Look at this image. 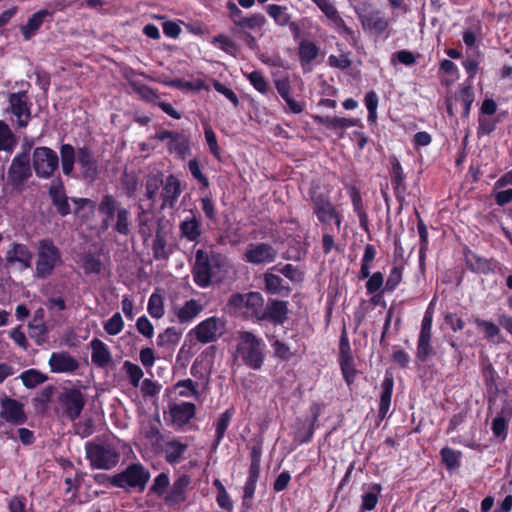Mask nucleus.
I'll use <instances>...</instances> for the list:
<instances>
[{
	"label": "nucleus",
	"mask_w": 512,
	"mask_h": 512,
	"mask_svg": "<svg viewBox=\"0 0 512 512\" xmlns=\"http://www.w3.org/2000/svg\"><path fill=\"white\" fill-rule=\"evenodd\" d=\"M61 263V254L51 240H41L37 253L35 276L45 279L49 277L56 266Z\"/></svg>",
	"instance_id": "423d86ee"
},
{
	"label": "nucleus",
	"mask_w": 512,
	"mask_h": 512,
	"mask_svg": "<svg viewBox=\"0 0 512 512\" xmlns=\"http://www.w3.org/2000/svg\"><path fill=\"white\" fill-rule=\"evenodd\" d=\"M438 74L446 76L445 78L441 79V84L444 86L452 85L459 79L460 76L457 65L449 59H443L440 61Z\"/></svg>",
	"instance_id": "4c0bfd02"
},
{
	"label": "nucleus",
	"mask_w": 512,
	"mask_h": 512,
	"mask_svg": "<svg viewBox=\"0 0 512 512\" xmlns=\"http://www.w3.org/2000/svg\"><path fill=\"white\" fill-rule=\"evenodd\" d=\"M481 373L489 397V402L495 401L499 395V386L497 383L498 374L493 364L488 359L481 363Z\"/></svg>",
	"instance_id": "4be33fe9"
},
{
	"label": "nucleus",
	"mask_w": 512,
	"mask_h": 512,
	"mask_svg": "<svg viewBox=\"0 0 512 512\" xmlns=\"http://www.w3.org/2000/svg\"><path fill=\"white\" fill-rule=\"evenodd\" d=\"M9 106L7 111L11 112L16 117L18 128H25L31 120V106L27 92L19 91L10 93L8 96Z\"/></svg>",
	"instance_id": "9d476101"
},
{
	"label": "nucleus",
	"mask_w": 512,
	"mask_h": 512,
	"mask_svg": "<svg viewBox=\"0 0 512 512\" xmlns=\"http://www.w3.org/2000/svg\"><path fill=\"white\" fill-rule=\"evenodd\" d=\"M236 357L250 368L259 369L264 359L262 340L251 332H240Z\"/></svg>",
	"instance_id": "7ed1b4c3"
},
{
	"label": "nucleus",
	"mask_w": 512,
	"mask_h": 512,
	"mask_svg": "<svg viewBox=\"0 0 512 512\" xmlns=\"http://www.w3.org/2000/svg\"><path fill=\"white\" fill-rule=\"evenodd\" d=\"M150 479L149 471L139 463L130 464L123 472L109 478L110 483L123 489L143 491Z\"/></svg>",
	"instance_id": "39448f33"
},
{
	"label": "nucleus",
	"mask_w": 512,
	"mask_h": 512,
	"mask_svg": "<svg viewBox=\"0 0 512 512\" xmlns=\"http://www.w3.org/2000/svg\"><path fill=\"white\" fill-rule=\"evenodd\" d=\"M433 315H434L433 302H431L424 313L419 336L432 337Z\"/></svg>",
	"instance_id": "680f3d73"
},
{
	"label": "nucleus",
	"mask_w": 512,
	"mask_h": 512,
	"mask_svg": "<svg viewBox=\"0 0 512 512\" xmlns=\"http://www.w3.org/2000/svg\"><path fill=\"white\" fill-rule=\"evenodd\" d=\"M196 407L193 403L182 402L169 405V414L173 424L181 427L188 423L194 417Z\"/></svg>",
	"instance_id": "393cba45"
},
{
	"label": "nucleus",
	"mask_w": 512,
	"mask_h": 512,
	"mask_svg": "<svg viewBox=\"0 0 512 512\" xmlns=\"http://www.w3.org/2000/svg\"><path fill=\"white\" fill-rule=\"evenodd\" d=\"M181 338V333L174 327L167 328L157 337V345L160 347H170L176 345Z\"/></svg>",
	"instance_id": "864d4df0"
},
{
	"label": "nucleus",
	"mask_w": 512,
	"mask_h": 512,
	"mask_svg": "<svg viewBox=\"0 0 512 512\" xmlns=\"http://www.w3.org/2000/svg\"><path fill=\"white\" fill-rule=\"evenodd\" d=\"M462 455L460 450H454L449 446H444L440 450L441 462L450 472L460 468Z\"/></svg>",
	"instance_id": "ea45409f"
},
{
	"label": "nucleus",
	"mask_w": 512,
	"mask_h": 512,
	"mask_svg": "<svg viewBox=\"0 0 512 512\" xmlns=\"http://www.w3.org/2000/svg\"><path fill=\"white\" fill-rule=\"evenodd\" d=\"M33 254L25 244L12 243L6 252V267L18 264L20 270H26L32 266Z\"/></svg>",
	"instance_id": "a211bd4d"
},
{
	"label": "nucleus",
	"mask_w": 512,
	"mask_h": 512,
	"mask_svg": "<svg viewBox=\"0 0 512 512\" xmlns=\"http://www.w3.org/2000/svg\"><path fill=\"white\" fill-rule=\"evenodd\" d=\"M332 23L340 17L339 11L330 0H312Z\"/></svg>",
	"instance_id": "bf43d9fd"
},
{
	"label": "nucleus",
	"mask_w": 512,
	"mask_h": 512,
	"mask_svg": "<svg viewBox=\"0 0 512 512\" xmlns=\"http://www.w3.org/2000/svg\"><path fill=\"white\" fill-rule=\"evenodd\" d=\"M337 361L345 383L348 387H351L356 380L358 371L355 367V360L345 326H343L340 335Z\"/></svg>",
	"instance_id": "0eeeda50"
},
{
	"label": "nucleus",
	"mask_w": 512,
	"mask_h": 512,
	"mask_svg": "<svg viewBox=\"0 0 512 512\" xmlns=\"http://www.w3.org/2000/svg\"><path fill=\"white\" fill-rule=\"evenodd\" d=\"M148 312L154 318H161L164 315L163 297L158 293H153L148 302Z\"/></svg>",
	"instance_id": "13d9d810"
},
{
	"label": "nucleus",
	"mask_w": 512,
	"mask_h": 512,
	"mask_svg": "<svg viewBox=\"0 0 512 512\" xmlns=\"http://www.w3.org/2000/svg\"><path fill=\"white\" fill-rule=\"evenodd\" d=\"M18 140L10 126L0 120V151L12 154L17 147Z\"/></svg>",
	"instance_id": "c9c22d12"
},
{
	"label": "nucleus",
	"mask_w": 512,
	"mask_h": 512,
	"mask_svg": "<svg viewBox=\"0 0 512 512\" xmlns=\"http://www.w3.org/2000/svg\"><path fill=\"white\" fill-rule=\"evenodd\" d=\"M272 74L278 93L285 100V102L288 103V82L287 79L282 75L281 68L276 67Z\"/></svg>",
	"instance_id": "e2e57ef3"
},
{
	"label": "nucleus",
	"mask_w": 512,
	"mask_h": 512,
	"mask_svg": "<svg viewBox=\"0 0 512 512\" xmlns=\"http://www.w3.org/2000/svg\"><path fill=\"white\" fill-rule=\"evenodd\" d=\"M391 164V184L393 186L394 195L399 203H402L405 200V193L407 190L405 184V174L402 168L401 163L397 158L393 157L390 160Z\"/></svg>",
	"instance_id": "412c9836"
},
{
	"label": "nucleus",
	"mask_w": 512,
	"mask_h": 512,
	"mask_svg": "<svg viewBox=\"0 0 512 512\" xmlns=\"http://www.w3.org/2000/svg\"><path fill=\"white\" fill-rule=\"evenodd\" d=\"M396 61L405 66H412L416 63V57L411 51L404 49L392 54L391 63L395 64Z\"/></svg>",
	"instance_id": "774afa93"
},
{
	"label": "nucleus",
	"mask_w": 512,
	"mask_h": 512,
	"mask_svg": "<svg viewBox=\"0 0 512 512\" xmlns=\"http://www.w3.org/2000/svg\"><path fill=\"white\" fill-rule=\"evenodd\" d=\"M32 165L39 178L49 179L58 169L57 153L49 147H37L33 151Z\"/></svg>",
	"instance_id": "6e6552de"
},
{
	"label": "nucleus",
	"mask_w": 512,
	"mask_h": 512,
	"mask_svg": "<svg viewBox=\"0 0 512 512\" xmlns=\"http://www.w3.org/2000/svg\"><path fill=\"white\" fill-rule=\"evenodd\" d=\"M77 161L83 171V177L94 180L98 175V162L93 151L88 146H83L77 150Z\"/></svg>",
	"instance_id": "aec40b11"
},
{
	"label": "nucleus",
	"mask_w": 512,
	"mask_h": 512,
	"mask_svg": "<svg viewBox=\"0 0 512 512\" xmlns=\"http://www.w3.org/2000/svg\"><path fill=\"white\" fill-rule=\"evenodd\" d=\"M473 323L482 329L484 333V338L488 342H495L496 337H498L501 333V330L498 325L490 320H485L479 317H475L473 319Z\"/></svg>",
	"instance_id": "a18cd8bd"
},
{
	"label": "nucleus",
	"mask_w": 512,
	"mask_h": 512,
	"mask_svg": "<svg viewBox=\"0 0 512 512\" xmlns=\"http://www.w3.org/2000/svg\"><path fill=\"white\" fill-rule=\"evenodd\" d=\"M417 215V230L420 238V249H419V258L422 260L425 257L426 251L428 249V229L420 214L416 212Z\"/></svg>",
	"instance_id": "6e6d98bb"
},
{
	"label": "nucleus",
	"mask_w": 512,
	"mask_h": 512,
	"mask_svg": "<svg viewBox=\"0 0 512 512\" xmlns=\"http://www.w3.org/2000/svg\"><path fill=\"white\" fill-rule=\"evenodd\" d=\"M463 106L462 118H468L470 115L471 106L474 102V92L470 84L463 85L457 96Z\"/></svg>",
	"instance_id": "8fccbe9b"
},
{
	"label": "nucleus",
	"mask_w": 512,
	"mask_h": 512,
	"mask_svg": "<svg viewBox=\"0 0 512 512\" xmlns=\"http://www.w3.org/2000/svg\"><path fill=\"white\" fill-rule=\"evenodd\" d=\"M357 15L363 30L369 34L380 36L390 25L389 19L378 9L357 13Z\"/></svg>",
	"instance_id": "4468645a"
},
{
	"label": "nucleus",
	"mask_w": 512,
	"mask_h": 512,
	"mask_svg": "<svg viewBox=\"0 0 512 512\" xmlns=\"http://www.w3.org/2000/svg\"><path fill=\"white\" fill-rule=\"evenodd\" d=\"M87 459L95 469L110 470L119 460V451L110 443L88 442L85 445Z\"/></svg>",
	"instance_id": "20e7f679"
},
{
	"label": "nucleus",
	"mask_w": 512,
	"mask_h": 512,
	"mask_svg": "<svg viewBox=\"0 0 512 512\" xmlns=\"http://www.w3.org/2000/svg\"><path fill=\"white\" fill-rule=\"evenodd\" d=\"M180 182L174 175H169L166 178L163 191H162V199L163 206H173L178 197L180 196Z\"/></svg>",
	"instance_id": "72a5a7b5"
},
{
	"label": "nucleus",
	"mask_w": 512,
	"mask_h": 512,
	"mask_svg": "<svg viewBox=\"0 0 512 512\" xmlns=\"http://www.w3.org/2000/svg\"><path fill=\"white\" fill-rule=\"evenodd\" d=\"M0 417L14 425H21L27 419L23 405L6 395L0 398Z\"/></svg>",
	"instance_id": "f3484780"
},
{
	"label": "nucleus",
	"mask_w": 512,
	"mask_h": 512,
	"mask_svg": "<svg viewBox=\"0 0 512 512\" xmlns=\"http://www.w3.org/2000/svg\"><path fill=\"white\" fill-rule=\"evenodd\" d=\"M153 257L156 260H166L169 257V251L164 236L157 234L152 244Z\"/></svg>",
	"instance_id": "4d7b16f0"
},
{
	"label": "nucleus",
	"mask_w": 512,
	"mask_h": 512,
	"mask_svg": "<svg viewBox=\"0 0 512 512\" xmlns=\"http://www.w3.org/2000/svg\"><path fill=\"white\" fill-rule=\"evenodd\" d=\"M190 484V478L186 475L178 477L170 490L168 491L165 501L169 505H177L186 500V493Z\"/></svg>",
	"instance_id": "c756f323"
},
{
	"label": "nucleus",
	"mask_w": 512,
	"mask_h": 512,
	"mask_svg": "<svg viewBox=\"0 0 512 512\" xmlns=\"http://www.w3.org/2000/svg\"><path fill=\"white\" fill-rule=\"evenodd\" d=\"M402 273H403L402 266H393L391 268L389 276L385 283L386 291L392 292L397 288V286L402 281Z\"/></svg>",
	"instance_id": "0e129e2a"
},
{
	"label": "nucleus",
	"mask_w": 512,
	"mask_h": 512,
	"mask_svg": "<svg viewBox=\"0 0 512 512\" xmlns=\"http://www.w3.org/2000/svg\"><path fill=\"white\" fill-rule=\"evenodd\" d=\"M124 327V322L120 313H115L105 324L104 329L109 335L119 334Z\"/></svg>",
	"instance_id": "338daca9"
},
{
	"label": "nucleus",
	"mask_w": 512,
	"mask_h": 512,
	"mask_svg": "<svg viewBox=\"0 0 512 512\" xmlns=\"http://www.w3.org/2000/svg\"><path fill=\"white\" fill-rule=\"evenodd\" d=\"M20 378L27 388H35L44 383L48 377L36 369H29L21 373Z\"/></svg>",
	"instance_id": "09e8293b"
},
{
	"label": "nucleus",
	"mask_w": 512,
	"mask_h": 512,
	"mask_svg": "<svg viewBox=\"0 0 512 512\" xmlns=\"http://www.w3.org/2000/svg\"><path fill=\"white\" fill-rule=\"evenodd\" d=\"M48 194L58 214L67 216L71 213L68 197L61 178L58 177L51 182Z\"/></svg>",
	"instance_id": "6ab92c4d"
},
{
	"label": "nucleus",
	"mask_w": 512,
	"mask_h": 512,
	"mask_svg": "<svg viewBox=\"0 0 512 512\" xmlns=\"http://www.w3.org/2000/svg\"><path fill=\"white\" fill-rule=\"evenodd\" d=\"M310 200L313 205V213L334 205L327 194L318 191V187L311 188Z\"/></svg>",
	"instance_id": "603ef678"
},
{
	"label": "nucleus",
	"mask_w": 512,
	"mask_h": 512,
	"mask_svg": "<svg viewBox=\"0 0 512 512\" xmlns=\"http://www.w3.org/2000/svg\"><path fill=\"white\" fill-rule=\"evenodd\" d=\"M394 388V378L392 374L386 372L381 383V392L378 407V418L383 420L387 417L391 406L392 393Z\"/></svg>",
	"instance_id": "b1692460"
},
{
	"label": "nucleus",
	"mask_w": 512,
	"mask_h": 512,
	"mask_svg": "<svg viewBox=\"0 0 512 512\" xmlns=\"http://www.w3.org/2000/svg\"><path fill=\"white\" fill-rule=\"evenodd\" d=\"M338 34L343 37L352 47L356 48L361 38L360 30L355 27L348 26L344 19L340 16L333 22Z\"/></svg>",
	"instance_id": "f704fd0d"
},
{
	"label": "nucleus",
	"mask_w": 512,
	"mask_h": 512,
	"mask_svg": "<svg viewBox=\"0 0 512 512\" xmlns=\"http://www.w3.org/2000/svg\"><path fill=\"white\" fill-rule=\"evenodd\" d=\"M314 121L326 127L327 129L337 130V129H347L353 126H360L363 128V124L360 119L354 118H345V117H337V116H314Z\"/></svg>",
	"instance_id": "bb28decb"
},
{
	"label": "nucleus",
	"mask_w": 512,
	"mask_h": 512,
	"mask_svg": "<svg viewBox=\"0 0 512 512\" xmlns=\"http://www.w3.org/2000/svg\"><path fill=\"white\" fill-rule=\"evenodd\" d=\"M187 448V444L182 443L178 440H172L167 442L164 447L166 461L169 462L170 464L180 462Z\"/></svg>",
	"instance_id": "79ce46f5"
},
{
	"label": "nucleus",
	"mask_w": 512,
	"mask_h": 512,
	"mask_svg": "<svg viewBox=\"0 0 512 512\" xmlns=\"http://www.w3.org/2000/svg\"><path fill=\"white\" fill-rule=\"evenodd\" d=\"M243 258L254 265L270 263L276 258V250L267 243H251L247 246Z\"/></svg>",
	"instance_id": "dca6fc26"
},
{
	"label": "nucleus",
	"mask_w": 512,
	"mask_h": 512,
	"mask_svg": "<svg viewBox=\"0 0 512 512\" xmlns=\"http://www.w3.org/2000/svg\"><path fill=\"white\" fill-rule=\"evenodd\" d=\"M61 167L65 175L70 176L74 170V162L77 152L70 144H62L60 147Z\"/></svg>",
	"instance_id": "37998d69"
},
{
	"label": "nucleus",
	"mask_w": 512,
	"mask_h": 512,
	"mask_svg": "<svg viewBox=\"0 0 512 512\" xmlns=\"http://www.w3.org/2000/svg\"><path fill=\"white\" fill-rule=\"evenodd\" d=\"M287 306L284 301L272 300L267 304L262 314H257L261 320H270L275 324H283L287 318Z\"/></svg>",
	"instance_id": "c85d7f7f"
},
{
	"label": "nucleus",
	"mask_w": 512,
	"mask_h": 512,
	"mask_svg": "<svg viewBox=\"0 0 512 512\" xmlns=\"http://www.w3.org/2000/svg\"><path fill=\"white\" fill-rule=\"evenodd\" d=\"M29 155L23 152L15 156L7 172V181L16 191L21 192L25 182L31 177Z\"/></svg>",
	"instance_id": "1a4fd4ad"
},
{
	"label": "nucleus",
	"mask_w": 512,
	"mask_h": 512,
	"mask_svg": "<svg viewBox=\"0 0 512 512\" xmlns=\"http://www.w3.org/2000/svg\"><path fill=\"white\" fill-rule=\"evenodd\" d=\"M164 183L163 181V174L161 172L149 174L146 177L145 182V196L147 199L154 201L155 196L160 188Z\"/></svg>",
	"instance_id": "49530a36"
},
{
	"label": "nucleus",
	"mask_w": 512,
	"mask_h": 512,
	"mask_svg": "<svg viewBox=\"0 0 512 512\" xmlns=\"http://www.w3.org/2000/svg\"><path fill=\"white\" fill-rule=\"evenodd\" d=\"M137 221L139 233L147 239L152 234V217L149 215L148 210L144 209L142 205L138 206Z\"/></svg>",
	"instance_id": "de8ad7c7"
},
{
	"label": "nucleus",
	"mask_w": 512,
	"mask_h": 512,
	"mask_svg": "<svg viewBox=\"0 0 512 512\" xmlns=\"http://www.w3.org/2000/svg\"><path fill=\"white\" fill-rule=\"evenodd\" d=\"M317 419V416H314L313 419L306 418L303 422H301V426L297 427L295 432L294 441L298 444H303L309 442L314 434V423Z\"/></svg>",
	"instance_id": "c03bdc74"
},
{
	"label": "nucleus",
	"mask_w": 512,
	"mask_h": 512,
	"mask_svg": "<svg viewBox=\"0 0 512 512\" xmlns=\"http://www.w3.org/2000/svg\"><path fill=\"white\" fill-rule=\"evenodd\" d=\"M508 422L509 420L504 419L502 416H496L492 420L491 430L493 436L497 438L500 442L506 440L508 435Z\"/></svg>",
	"instance_id": "5fc2aeb1"
},
{
	"label": "nucleus",
	"mask_w": 512,
	"mask_h": 512,
	"mask_svg": "<svg viewBox=\"0 0 512 512\" xmlns=\"http://www.w3.org/2000/svg\"><path fill=\"white\" fill-rule=\"evenodd\" d=\"M52 372H73L79 367V363L67 352H54L49 359Z\"/></svg>",
	"instance_id": "cd10ccee"
},
{
	"label": "nucleus",
	"mask_w": 512,
	"mask_h": 512,
	"mask_svg": "<svg viewBox=\"0 0 512 512\" xmlns=\"http://www.w3.org/2000/svg\"><path fill=\"white\" fill-rule=\"evenodd\" d=\"M465 263L467 268L476 274L488 275L498 273L504 276L508 270L498 260L485 258L471 251L465 255Z\"/></svg>",
	"instance_id": "9b49d317"
},
{
	"label": "nucleus",
	"mask_w": 512,
	"mask_h": 512,
	"mask_svg": "<svg viewBox=\"0 0 512 512\" xmlns=\"http://www.w3.org/2000/svg\"><path fill=\"white\" fill-rule=\"evenodd\" d=\"M346 189L353 206V211L359 218L360 227L364 231L369 232L368 214L364 208V203L359 189L355 185H346Z\"/></svg>",
	"instance_id": "a878e982"
},
{
	"label": "nucleus",
	"mask_w": 512,
	"mask_h": 512,
	"mask_svg": "<svg viewBox=\"0 0 512 512\" xmlns=\"http://www.w3.org/2000/svg\"><path fill=\"white\" fill-rule=\"evenodd\" d=\"M180 235L191 242H196L201 236V223L195 217H189L180 223Z\"/></svg>",
	"instance_id": "e433bc0d"
},
{
	"label": "nucleus",
	"mask_w": 512,
	"mask_h": 512,
	"mask_svg": "<svg viewBox=\"0 0 512 512\" xmlns=\"http://www.w3.org/2000/svg\"><path fill=\"white\" fill-rule=\"evenodd\" d=\"M51 12L42 9L38 12L34 13L27 21V23L23 26H21V32L25 40H30L36 31L40 28V26L43 24L45 19L49 16H51Z\"/></svg>",
	"instance_id": "473e14b6"
},
{
	"label": "nucleus",
	"mask_w": 512,
	"mask_h": 512,
	"mask_svg": "<svg viewBox=\"0 0 512 512\" xmlns=\"http://www.w3.org/2000/svg\"><path fill=\"white\" fill-rule=\"evenodd\" d=\"M298 54L304 72H308L311 70V62L319 54V48L313 41L305 39L299 44Z\"/></svg>",
	"instance_id": "2f4dec72"
},
{
	"label": "nucleus",
	"mask_w": 512,
	"mask_h": 512,
	"mask_svg": "<svg viewBox=\"0 0 512 512\" xmlns=\"http://www.w3.org/2000/svg\"><path fill=\"white\" fill-rule=\"evenodd\" d=\"M431 339L432 337H418L416 356L421 363H425L434 354Z\"/></svg>",
	"instance_id": "3c124183"
},
{
	"label": "nucleus",
	"mask_w": 512,
	"mask_h": 512,
	"mask_svg": "<svg viewBox=\"0 0 512 512\" xmlns=\"http://www.w3.org/2000/svg\"><path fill=\"white\" fill-rule=\"evenodd\" d=\"M313 214L321 223L323 232H334L333 224L336 227V231L339 232L342 223V216L334 205L316 211Z\"/></svg>",
	"instance_id": "5701e85b"
},
{
	"label": "nucleus",
	"mask_w": 512,
	"mask_h": 512,
	"mask_svg": "<svg viewBox=\"0 0 512 512\" xmlns=\"http://www.w3.org/2000/svg\"><path fill=\"white\" fill-rule=\"evenodd\" d=\"M382 486L379 483L371 485L370 490L361 496L360 512L372 511L378 504Z\"/></svg>",
	"instance_id": "58836bf2"
},
{
	"label": "nucleus",
	"mask_w": 512,
	"mask_h": 512,
	"mask_svg": "<svg viewBox=\"0 0 512 512\" xmlns=\"http://www.w3.org/2000/svg\"><path fill=\"white\" fill-rule=\"evenodd\" d=\"M59 403L64 409V415L71 421L76 420L85 405V398L82 392L76 388L65 389L59 395Z\"/></svg>",
	"instance_id": "ddd939ff"
},
{
	"label": "nucleus",
	"mask_w": 512,
	"mask_h": 512,
	"mask_svg": "<svg viewBox=\"0 0 512 512\" xmlns=\"http://www.w3.org/2000/svg\"><path fill=\"white\" fill-rule=\"evenodd\" d=\"M232 415H233V413L231 410H226L219 416V418L216 422V439H215L216 445H218L220 443V441L222 440V438L225 434V431L231 421Z\"/></svg>",
	"instance_id": "052dcab7"
},
{
	"label": "nucleus",
	"mask_w": 512,
	"mask_h": 512,
	"mask_svg": "<svg viewBox=\"0 0 512 512\" xmlns=\"http://www.w3.org/2000/svg\"><path fill=\"white\" fill-rule=\"evenodd\" d=\"M91 360L98 367H106L112 362V355L108 346L98 338H94L90 342Z\"/></svg>",
	"instance_id": "7c9ffc66"
},
{
	"label": "nucleus",
	"mask_w": 512,
	"mask_h": 512,
	"mask_svg": "<svg viewBox=\"0 0 512 512\" xmlns=\"http://www.w3.org/2000/svg\"><path fill=\"white\" fill-rule=\"evenodd\" d=\"M229 262L226 256L221 253L204 250H197L193 266V277L200 287H207L213 279L219 280L227 272Z\"/></svg>",
	"instance_id": "f257e3e1"
},
{
	"label": "nucleus",
	"mask_w": 512,
	"mask_h": 512,
	"mask_svg": "<svg viewBox=\"0 0 512 512\" xmlns=\"http://www.w3.org/2000/svg\"><path fill=\"white\" fill-rule=\"evenodd\" d=\"M98 211L103 216V228L112 227L115 232L124 236L130 234V212L121 206L114 196L110 194L104 195L99 203Z\"/></svg>",
	"instance_id": "f03ea898"
},
{
	"label": "nucleus",
	"mask_w": 512,
	"mask_h": 512,
	"mask_svg": "<svg viewBox=\"0 0 512 512\" xmlns=\"http://www.w3.org/2000/svg\"><path fill=\"white\" fill-rule=\"evenodd\" d=\"M203 307L195 299L186 301L185 304L177 310V318L180 323H187L193 320L199 313H201Z\"/></svg>",
	"instance_id": "a19ab883"
},
{
	"label": "nucleus",
	"mask_w": 512,
	"mask_h": 512,
	"mask_svg": "<svg viewBox=\"0 0 512 512\" xmlns=\"http://www.w3.org/2000/svg\"><path fill=\"white\" fill-rule=\"evenodd\" d=\"M123 368L125 369L131 384L134 387H138L140 380L143 377L142 369L138 365L131 363L130 361H125L123 364Z\"/></svg>",
	"instance_id": "69168bd1"
},
{
	"label": "nucleus",
	"mask_w": 512,
	"mask_h": 512,
	"mask_svg": "<svg viewBox=\"0 0 512 512\" xmlns=\"http://www.w3.org/2000/svg\"><path fill=\"white\" fill-rule=\"evenodd\" d=\"M225 321L219 317H210L199 323L195 328L196 339L201 343L215 341L222 335Z\"/></svg>",
	"instance_id": "2eb2a0df"
},
{
	"label": "nucleus",
	"mask_w": 512,
	"mask_h": 512,
	"mask_svg": "<svg viewBox=\"0 0 512 512\" xmlns=\"http://www.w3.org/2000/svg\"><path fill=\"white\" fill-rule=\"evenodd\" d=\"M290 260L300 261L307 255L308 229L300 226L299 222L290 219Z\"/></svg>",
	"instance_id": "f8f14e48"
}]
</instances>
